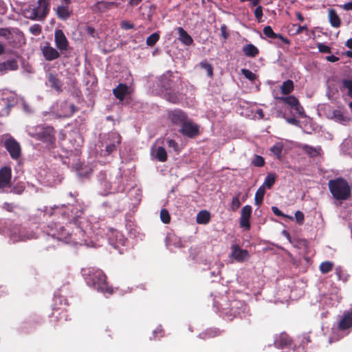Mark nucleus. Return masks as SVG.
Returning <instances> with one entry per match:
<instances>
[{
	"label": "nucleus",
	"instance_id": "1",
	"mask_svg": "<svg viewBox=\"0 0 352 352\" xmlns=\"http://www.w3.org/2000/svg\"><path fill=\"white\" fill-rule=\"evenodd\" d=\"M73 205L55 206L50 215L61 214L65 221L58 223H51L48 234L57 240L74 246L85 245L95 247L93 241L94 231L89 221L82 217L81 206H75L76 211L74 212Z\"/></svg>",
	"mask_w": 352,
	"mask_h": 352
},
{
	"label": "nucleus",
	"instance_id": "2",
	"mask_svg": "<svg viewBox=\"0 0 352 352\" xmlns=\"http://www.w3.org/2000/svg\"><path fill=\"white\" fill-rule=\"evenodd\" d=\"M82 272L89 286L94 287L106 296L113 293V288L107 285L105 274L100 269L89 267L83 269Z\"/></svg>",
	"mask_w": 352,
	"mask_h": 352
},
{
	"label": "nucleus",
	"instance_id": "3",
	"mask_svg": "<svg viewBox=\"0 0 352 352\" xmlns=\"http://www.w3.org/2000/svg\"><path fill=\"white\" fill-rule=\"evenodd\" d=\"M26 130L29 135L45 142L49 146L52 145L54 142L55 137L54 129L50 126H29L27 127Z\"/></svg>",
	"mask_w": 352,
	"mask_h": 352
},
{
	"label": "nucleus",
	"instance_id": "4",
	"mask_svg": "<svg viewBox=\"0 0 352 352\" xmlns=\"http://www.w3.org/2000/svg\"><path fill=\"white\" fill-rule=\"evenodd\" d=\"M328 185L331 193L336 199L346 200L351 195V187L343 178L331 179Z\"/></svg>",
	"mask_w": 352,
	"mask_h": 352
},
{
	"label": "nucleus",
	"instance_id": "5",
	"mask_svg": "<svg viewBox=\"0 0 352 352\" xmlns=\"http://www.w3.org/2000/svg\"><path fill=\"white\" fill-rule=\"evenodd\" d=\"M121 142L120 134L116 132L109 133L101 142V155H109L116 150Z\"/></svg>",
	"mask_w": 352,
	"mask_h": 352
},
{
	"label": "nucleus",
	"instance_id": "6",
	"mask_svg": "<svg viewBox=\"0 0 352 352\" xmlns=\"http://www.w3.org/2000/svg\"><path fill=\"white\" fill-rule=\"evenodd\" d=\"M98 180L102 188H104V192H102L103 195L116 192H123L124 190V186L121 184L120 178H117L113 182H109L107 180L106 174L101 173Z\"/></svg>",
	"mask_w": 352,
	"mask_h": 352
},
{
	"label": "nucleus",
	"instance_id": "7",
	"mask_svg": "<svg viewBox=\"0 0 352 352\" xmlns=\"http://www.w3.org/2000/svg\"><path fill=\"white\" fill-rule=\"evenodd\" d=\"M273 96L274 98L290 106L295 110L296 113L302 116L304 113L302 107L300 104L298 100L294 96H280L278 91H273Z\"/></svg>",
	"mask_w": 352,
	"mask_h": 352
},
{
	"label": "nucleus",
	"instance_id": "8",
	"mask_svg": "<svg viewBox=\"0 0 352 352\" xmlns=\"http://www.w3.org/2000/svg\"><path fill=\"white\" fill-rule=\"evenodd\" d=\"M15 102L14 97L12 94L7 92H2L0 97V116H7L10 112V108Z\"/></svg>",
	"mask_w": 352,
	"mask_h": 352
},
{
	"label": "nucleus",
	"instance_id": "9",
	"mask_svg": "<svg viewBox=\"0 0 352 352\" xmlns=\"http://www.w3.org/2000/svg\"><path fill=\"white\" fill-rule=\"evenodd\" d=\"M30 5L38 15V21H43L50 10V0H38L36 3Z\"/></svg>",
	"mask_w": 352,
	"mask_h": 352
},
{
	"label": "nucleus",
	"instance_id": "10",
	"mask_svg": "<svg viewBox=\"0 0 352 352\" xmlns=\"http://www.w3.org/2000/svg\"><path fill=\"white\" fill-rule=\"evenodd\" d=\"M230 250L229 256L232 261L242 263L250 258L248 250L241 248L238 245H232L230 247Z\"/></svg>",
	"mask_w": 352,
	"mask_h": 352
},
{
	"label": "nucleus",
	"instance_id": "11",
	"mask_svg": "<svg viewBox=\"0 0 352 352\" xmlns=\"http://www.w3.org/2000/svg\"><path fill=\"white\" fill-rule=\"evenodd\" d=\"M5 147L13 160H17L21 155V146L13 138H9L5 141Z\"/></svg>",
	"mask_w": 352,
	"mask_h": 352
},
{
	"label": "nucleus",
	"instance_id": "12",
	"mask_svg": "<svg viewBox=\"0 0 352 352\" xmlns=\"http://www.w3.org/2000/svg\"><path fill=\"white\" fill-rule=\"evenodd\" d=\"M109 243L115 248H118L120 253L122 250L120 249V246H124L126 241L123 234L117 230L111 232V234L109 236Z\"/></svg>",
	"mask_w": 352,
	"mask_h": 352
},
{
	"label": "nucleus",
	"instance_id": "13",
	"mask_svg": "<svg viewBox=\"0 0 352 352\" xmlns=\"http://www.w3.org/2000/svg\"><path fill=\"white\" fill-rule=\"evenodd\" d=\"M54 42L57 49L60 52L67 50L69 47V42L64 32L61 30H56L55 31Z\"/></svg>",
	"mask_w": 352,
	"mask_h": 352
},
{
	"label": "nucleus",
	"instance_id": "14",
	"mask_svg": "<svg viewBox=\"0 0 352 352\" xmlns=\"http://www.w3.org/2000/svg\"><path fill=\"white\" fill-rule=\"evenodd\" d=\"M41 50L45 59L48 61H52L60 57V52L57 49L51 46L49 43H45L41 47Z\"/></svg>",
	"mask_w": 352,
	"mask_h": 352
},
{
	"label": "nucleus",
	"instance_id": "15",
	"mask_svg": "<svg viewBox=\"0 0 352 352\" xmlns=\"http://www.w3.org/2000/svg\"><path fill=\"white\" fill-rule=\"evenodd\" d=\"M180 132L189 138H193L199 134V126L188 120L181 126Z\"/></svg>",
	"mask_w": 352,
	"mask_h": 352
},
{
	"label": "nucleus",
	"instance_id": "16",
	"mask_svg": "<svg viewBox=\"0 0 352 352\" xmlns=\"http://www.w3.org/2000/svg\"><path fill=\"white\" fill-rule=\"evenodd\" d=\"M252 214V207L250 205L243 206L240 217V226L245 230H250V218Z\"/></svg>",
	"mask_w": 352,
	"mask_h": 352
},
{
	"label": "nucleus",
	"instance_id": "17",
	"mask_svg": "<svg viewBox=\"0 0 352 352\" xmlns=\"http://www.w3.org/2000/svg\"><path fill=\"white\" fill-rule=\"evenodd\" d=\"M12 177V170L9 166H4L0 169V188L10 185Z\"/></svg>",
	"mask_w": 352,
	"mask_h": 352
},
{
	"label": "nucleus",
	"instance_id": "18",
	"mask_svg": "<svg viewBox=\"0 0 352 352\" xmlns=\"http://www.w3.org/2000/svg\"><path fill=\"white\" fill-rule=\"evenodd\" d=\"M330 117L336 122L342 124H346L350 120V117L347 113L340 109L333 110Z\"/></svg>",
	"mask_w": 352,
	"mask_h": 352
},
{
	"label": "nucleus",
	"instance_id": "19",
	"mask_svg": "<svg viewBox=\"0 0 352 352\" xmlns=\"http://www.w3.org/2000/svg\"><path fill=\"white\" fill-rule=\"evenodd\" d=\"M352 327V311L344 313L342 318L340 320L338 330L344 331Z\"/></svg>",
	"mask_w": 352,
	"mask_h": 352
},
{
	"label": "nucleus",
	"instance_id": "20",
	"mask_svg": "<svg viewBox=\"0 0 352 352\" xmlns=\"http://www.w3.org/2000/svg\"><path fill=\"white\" fill-rule=\"evenodd\" d=\"M60 111L58 113V116L60 118L69 117L75 111V107L73 104L67 102H63L60 103Z\"/></svg>",
	"mask_w": 352,
	"mask_h": 352
},
{
	"label": "nucleus",
	"instance_id": "21",
	"mask_svg": "<svg viewBox=\"0 0 352 352\" xmlns=\"http://www.w3.org/2000/svg\"><path fill=\"white\" fill-rule=\"evenodd\" d=\"M171 122L175 124L182 125L187 120L185 113L180 110H174L169 113Z\"/></svg>",
	"mask_w": 352,
	"mask_h": 352
},
{
	"label": "nucleus",
	"instance_id": "22",
	"mask_svg": "<svg viewBox=\"0 0 352 352\" xmlns=\"http://www.w3.org/2000/svg\"><path fill=\"white\" fill-rule=\"evenodd\" d=\"M18 69V63L16 60H8L0 63V75H3L10 71H15Z\"/></svg>",
	"mask_w": 352,
	"mask_h": 352
},
{
	"label": "nucleus",
	"instance_id": "23",
	"mask_svg": "<svg viewBox=\"0 0 352 352\" xmlns=\"http://www.w3.org/2000/svg\"><path fill=\"white\" fill-rule=\"evenodd\" d=\"M151 153L153 157L160 162H164L167 160L166 151L163 146H153Z\"/></svg>",
	"mask_w": 352,
	"mask_h": 352
},
{
	"label": "nucleus",
	"instance_id": "24",
	"mask_svg": "<svg viewBox=\"0 0 352 352\" xmlns=\"http://www.w3.org/2000/svg\"><path fill=\"white\" fill-rule=\"evenodd\" d=\"M131 88L125 84H119L113 90V94L120 100H123L124 97L129 94Z\"/></svg>",
	"mask_w": 352,
	"mask_h": 352
},
{
	"label": "nucleus",
	"instance_id": "25",
	"mask_svg": "<svg viewBox=\"0 0 352 352\" xmlns=\"http://www.w3.org/2000/svg\"><path fill=\"white\" fill-rule=\"evenodd\" d=\"M179 35L178 40L185 45H190L193 43V39L190 35L182 27H178L176 29Z\"/></svg>",
	"mask_w": 352,
	"mask_h": 352
},
{
	"label": "nucleus",
	"instance_id": "26",
	"mask_svg": "<svg viewBox=\"0 0 352 352\" xmlns=\"http://www.w3.org/2000/svg\"><path fill=\"white\" fill-rule=\"evenodd\" d=\"M12 35L18 36L21 38V31L18 28H0V37L4 38L6 40H8L10 38V36Z\"/></svg>",
	"mask_w": 352,
	"mask_h": 352
},
{
	"label": "nucleus",
	"instance_id": "27",
	"mask_svg": "<svg viewBox=\"0 0 352 352\" xmlns=\"http://www.w3.org/2000/svg\"><path fill=\"white\" fill-rule=\"evenodd\" d=\"M263 34L268 38H278L279 39L281 40V41L285 44H289V40L283 36L281 34H276L272 28L270 27V26H265L264 28H263Z\"/></svg>",
	"mask_w": 352,
	"mask_h": 352
},
{
	"label": "nucleus",
	"instance_id": "28",
	"mask_svg": "<svg viewBox=\"0 0 352 352\" xmlns=\"http://www.w3.org/2000/svg\"><path fill=\"white\" fill-rule=\"evenodd\" d=\"M56 15L62 20H66L69 18L72 11L68 6L61 5L58 6L56 10Z\"/></svg>",
	"mask_w": 352,
	"mask_h": 352
},
{
	"label": "nucleus",
	"instance_id": "29",
	"mask_svg": "<svg viewBox=\"0 0 352 352\" xmlns=\"http://www.w3.org/2000/svg\"><path fill=\"white\" fill-rule=\"evenodd\" d=\"M290 344V339L286 333H281L278 338L274 340V345L276 347L280 349L283 348Z\"/></svg>",
	"mask_w": 352,
	"mask_h": 352
},
{
	"label": "nucleus",
	"instance_id": "30",
	"mask_svg": "<svg viewBox=\"0 0 352 352\" xmlns=\"http://www.w3.org/2000/svg\"><path fill=\"white\" fill-rule=\"evenodd\" d=\"M328 17L331 26L333 28H339L340 26L341 21L336 10L329 9L328 11Z\"/></svg>",
	"mask_w": 352,
	"mask_h": 352
},
{
	"label": "nucleus",
	"instance_id": "31",
	"mask_svg": "<svg viewBox=\"0 0 352 352\" xmlns=\"http://www.w3.org/2000/svg\"><path fill=\"white\" fill-rule=\"evenodd\" d=\"M8 43L13 47H20L25 43V39L23 32H21V38L19 36H14L12 34L10 38L8 40Z\"/></svg>",
	"mask_w": 352,
	"mask_h": 352
},
{
	"label": "nucleus",
	"instance_id": "32",
	"mask_svg": "<svg viewBox=\"0 0 352 352\" xmlns=\"http://www.w3.org/2000/svg\"><path fill=\"white\" fill-rule=\"evenodd\" d=\"M242 51L248 57H255L259 52L258 48L251 43L244 45Z\"/></svg>",
	"mask_w": 352,
	"mask_h": 352
},
{
	"label": "nucleus",
	"instance_id": "33",
	"mask_svg": "<svg viewBox=\"0 0 352 352\" xmlns=\"http://www.w3.org/2000/svg\"><path fill=\"white\" fill-rule=\"evenodd\" d=\"M210 220V214L208 211L204 210L198 212L196 217L197 223L199 224H207Z\"/></svg>",
	"mask_w": 352,
	"mask_h": 352
},
{
	"label": "nucleus",
	"instance_id": "34",
	"mask_svg": "<svg viewBox=\"0 0 352 352\" xmlns=\"http://www.w3.org/2000/svg\"><path fill=\"white\" fill-rule=\"evenodd\" d=\"M167 246L173 245L175 248H181L183 245V243L180 238L177 237L175 234H168L166 239Z\"/></svg>",
	"mask_w": 352,
	"mask_h": 352
},
{
	"label": "nucleus",
	"instance_id": "35",
	"mask_svg": "<svg viewBox=\"0 0 352 352\" xmlns=\"http://www.w3.org/2000/svg\"><path fill=\"white\" fill-rule=\"evenodd\" d=\"M47 79L50 87L58 92L61 91L62 83L58 78H57L52 74H50L48 75Z\"/></svg>",
	"mask_w": 352,
	"mask_h": 352
},
{
	"label": "nucleus",
	"instance_id": "36",
	"mask_svg": "<svg viewBox=\"0 0 352 352\" xmlns=\"http://www.w3.org/2000/svg\"><path fill=\"white\" fill-rule=\"evenodd\" d=\"M302 149L309 155L311 157H316L320 155L322 149L320 146L313 147L311 146H308L307 144H304L302 146Z\"/></svg>",
	"mask_w": 352,
	"mask_h": 352
},
{
	"label": "nucleus",
	"instance_id": "37",
	"mask_svg": "<svg viewBox=\"0 0 352 352\" xmlns=\"http://www.w3.org/2000/svg\"><path fill=\"white\" fill-rule=\"evenodd\" d=\"M280 93L283 95H287L292 93L294 90V82L291 80H287L283 82L280 87Z\"/></svg>",
	"mask_w": 352,
	"mask_h": 352
},
{
	"label": "nucleus",
	"instance_id": "38",
	"mask_svg": "<svg viewBox=\"0 0 352 352\" xmlns=\"http://www.w3.org/2000/svg\"><path fill=\"white\" fill-rule=\"evenodd\" d=\"M23 14L26 19L38 21V15L35 14L30 4L23 10Z\"/></svg>",
	"mask_w": 352,
	"mask_h": 352
},
{
	"label": "nucleus",
	"instance_id": "39",
	"mask_svg": "<svg viewBox=\"0 0 352 352\" xmlns=\"http://www.w3.org/2000/svg\"><path fill=\"white\" fill-rule=\"evenodd\" d=\"M265 193V189L264 186H261L256 190L254 197L255 204L259 206L261 204L264 195Z\"/></svg>",
	"mask_w": 352,
	"mask_h": 352
},
{
	"label": "nucleus",
	"instance_id": "40",
	"mask_svg": "<svg viewBox=\"0 0 352 352\" xmlns=\"http://www.w3.org/2000/svg\"><path fill=\"white\" fill-rule=\"evenodd\" d=\"M275 181H276V175L272 173H268L267 175L262 186H264V188L267 187V188L270 189L274 184Z\"/></svg>",
	"mask_w": 352,
	"mask_h": 352
},
{
	"label": "nucleus",
	"instance_id": "41",
	"mask_svg": "<svg viewBox=\"0 0 352 352\" xmlns=\"http://www.w3.org/2000/svg\"><path fill=\"white\" fill-rule=\"evenodd\" d=\"M283 149V145L281 142H277L270 148V151L276 156L277 158H281V153Z\"/></svg>",
	"mask_w": 352,
	"mask_h": 352
},
{
	"label": "nucleus",
	"instance_id": "42",
	"mask_svg": "<svg viewBox=\"0 0 352 352\" xmlns=\"http://www.w3.org/2000/svg\"><path fill=\"white\" fill-rule=\"evenodd\" d=\"M220 333L219 330L218 329H207L206 331L203 332L199 335V337L203 339H207L209 338H213L218 336Z\"/></svg>",
	"mask_w": 352,
	"mask_h": 352
},
{
	"label": "nucleus",
	"instance_id": "43",
	"mask_svg": "<svg viewBox=\"0 0 352 352\" xmlns=\"http://www.w3.org/2000/svg\"><path fill=\"white\" fill-rule=\"evenodd\" d=\"M333 267V263L331 261L322 262L320 265V270L322 273L326 274L332 270Z\"/></svg>",
	"mask_w": 352,
	"mask_h": 352
},
{
	"label": "nucleus",
	"instance_id": "44",
	"mask_svg": "<svg viewBox=\"0 0 352 352\" xmlns=\"http://www.w3.org/2000/svg\"><path fill=\"white\" fill-rule=\"evenodd\" d=\"M342 149L352 157V139L345 140L342 144Z\"/></svg>",
	"mask_w": 352,
	"mask_h": 352
},
{
	"label": "nucleus",
	"instance_id": "45",
	"mask_svg": "<svg viewBox=\"0 0 352 352\" xmlns=\"http://www.w3.org/2000/svg\"><path fill=\"white\" fill-rule=\"evenodd\" d=\"M160 39V34L158 32H154L146 38V45L148 46H153Z\"/></svg>",
	"mask_w": 352,
	"mask_h": 352
},
{
	"label": "nucleus",
	"instance_id": "46",
	"mask_svg": "<svg viewBox=\"0 0 352 352\" xmlns=\"http://www.w3.org/2000/svg\"><path fill=\"white\" fill-rule=\"evenodd\" d=\"M242 74L249 80L254 82L256 79V75L248 69H241Z\"/></svg>",
	"mask_w": 352,
	"mask_h": 352
},
{
	"label": "nucleus",
	"instance_id": "47",
	"mask_svg": "<svg viewBox=\"0 0 352 352\" xmlns=\"http://www.w3.org/2000/svg\"><path fill=\"white\" fill-rule=\"evenodd\" d=\"M342 88L347 90L348 95L352 98V80L345 79L342 81Z\"/></svg>",
	"mask_w": 352,
	"mask_h": 352
},
{
	"label": "nucleus",
	"instance_id": "48",
	"mask_svg": "<svg viewBox=\"0 0 352 352\" xmlns=\"http://www.w3.org/2000/svg\"><path fill=\"white\" fill-rule=\"evenodd\" d=\"M254 16L258 22L263 21V8L261 6H258L254 11Z\"/></svg>",
	"mask_w": 352,
	"mask_h": 352
},
{
	"label": "nucleus",
	"instance_id": "49",
	"mask_svg": "<svg viewBox=\"0 0 352 352\" xmlns=\"http://www.w3.org/2000/svg\"><path fill=\"white\" fill-rule=\"evenodd\" d=\"M160 219L164 223H168L170 222V217L169 212L166 209H162L160 212Z\"/></svg>",
	"mask_w": 352,
	"mask_h": 352
},
{
	"label": "nucleus",
	"instance_id": "50",
	"mask_svg": "<svg viewBox=\"0 0 352 352\" xmlns=\"http://www.w3.org/2000/svg\"><path fill=\"white\" fill-rule=\"evenodd\" d=\"M252 163L256 167H261L264 165L265 161L263 157L260 155H256Z\"/></svg>",
	"mask_w": 352,
	"mask_h": 352
},
{
	"label": "nucleus",
	"instance_id": "51",
	"mask_svg": "<svg viewBox=\"0 0 352 352\" xmlns=\"http://www.w3.org/2000/svg\"><path fill=\"white\" fill-rule=\"evenodd\" d=\"M41 26L38 24H34L30 28V32L34 36H38L41 33Z\"/></svg>",
	"mask_w": 352,
	"mask_h": 352
},
{
	"label": "nucleus",
	"instance_id": "52",
	"mask_svg": "<svg viewBox=\"0 0 352 352\" xmlns=\"http://www.w3.org/2000/svg\"><path fill=\"white\" fill-rule=\"evenodd\" d=\"M200 65L202 68L205 69L207 72L208 76H212L213 74V69L210 64L207 62H201Z\"/></svg>",
	"mask_w": 352,
	"mask_h": 352
},
{
	"label": "nucleus",
	"instance_id": "53",
	"mask_svg": "<svg viewBox=\"0 0 352 352\" xmlns=\"http://www.w3.org/2000/svg\"><path fill=\"white\" fill-rule=\"evenodd\" d=\"M241 206V201L239 196L233 197L231 203V209L233 211H236Z\"/></svg>",
	"mask_w": 352,
	"mask_h": 352
},
{
	"label": "nucleus",
	"instance_id": "54",
	"mask_svg": "<svg viewBox=\"0 0 352 352\" xmlns=\"http://www.w3.org/2000/svg\"><path fill=\"white\" fill-rule=\"evenodd\" d=\"M272 210L273 212V213L276 215V216H278V217H287L291 220H293L294 219V217L292 216H289V215H287V214H284L276 206H273L272 207Z\"/></svg>",
	"mask_w": 352,
	"mask_h": 352
},
{
	"label": "nucleus",
	"instance_id": "55",
	"mask_svg": "<svg viewBox=\"0 0 352 352\" xmlns=\"http://www.w3.org/2000/svg\"><path fill=\"white\" fill-rule=\"evenodd\" d=\"M295 219L298 224H302L305 219L304 214L300 210L296 211L295 212Z\"/></svg>",
	"mask_w": 352,
	"mask_h": 352
},
{
	"label": "nucleus",
	"instance_id": "56",
	"mask_svg": "<svg viewBox=\"0 0 352 352\" xmlns=\"http://www.w3.org/2000/svg\"><path fill=\"white\" fill-rule=\"evenodd\" d=\"M130 195H135V203H139L140 199H141V192L139 189L138 188H133L130 190Z\"/></svg>",
	"mask_w": 352,
	"mask_h": 352
},
{
	"label": "nucleus",
	"instance_id": "57",
	"mask_svg": "<svg viewBox=\"0 0 352 352\" xmlns=\"http://www.w3.org/2000/svg\"><path fill=\"white\" fill-rule=\"evenodd\" d=\"M318 48L320 52L322 53H330L331 47L324 43H318Z\"/></svg>",
	"mask_w": 352,
	"mask_h": 352
},
{
	"label": "nucleus",
	"instance_id": "58",
	"mask_svg": "<svg viewBox=\"0 0 352 352\" xmlns=\"http://www.w3.org/2000/svg\"><path fill=\"white\" fill-rule=\"evenodd\" d=\"M134 27L133 24L127 21H123L121 23V28L124 30H130L133 29Z\"/></svg>",
	"mask_w": 352,
	"mask_h": 352
},
{
	"label": "nucleus",
	"instance_id": "59",
	"mask_svg": "<svg viewBox=\"0 0 352 352\" xmlns=\"http://www.w3.org/2000/svg\"><path fill=\"white\" fill-rule=\"evenodd\" d=\"M10 236V239L13 241V242H16L18 241H24L26 239V237L24 236H21V235L16 236V233L11 234Z\"/></svg>",
	"mask_w": 352,
	"mask_h": 352
},
{
	"label": "nucleus",
	"instance_id": "60",
	"mask_svg": "<svg viewBox=\"0 0 352 352\" xmlns=\"http://www.w3.org/2000/svg\"><path fill=\"white\" fill-rule=\"evenodd\" d=\"M221 36L223 37V38L226 40L228 38V36H229V34L228 32H227V27L225 24H223L221 26Z\"/></svg>",
	"mask_w": 352,
	"mask_h": 352
},
{
	"label": "nucleus",
	"instance_id": "61",
	"mask_svg": "<svg viewBox=\"0 0 352 352\" xmlns=\"http://www.w3.org/2000/svg\"><path fill=\"white\" fill-rule=\"evenodd\" d=\"M168 146L170 148H173L174 151H177L178 150V144L173 140H167Z\"/></svg>",
	"mask_w": 352,
	"mask_h": 352
},
{
	"label": "nucleus",
	"instance_id": "62",
	"mask_svg": "<svg viewBox=\"0 0 352 352\" xmlns=\"http://www.w3.org/2000/svg\"><path fill=\"white\" fill-rule=\"evenodd\" d=\"M296 34H300L302 32L303 30H306L307 29V27L306 25H296Z\"/></svg>",
	"mask_w": 352,
	"mask_h": 352
},
{
	"label": "nucleus",
	"instance_id": "63",
	"mask_svg": "<svg viewBox=\"0 0 352 352\" xmlns=\"http://www.w3.org/2000/svg\"><path fill=\"white\" fill-rule=\"evenodd\" d=\"M327 60L329 62L334 63V62L338 61L339 60V58L334 55H331V56H327Z\"/></svg>",
	"mask_w": 352,
	"mask_h": 352
},
{
	"label": "nucleus",
	"instance_id": "64",
	"mask_svg": "<svg viewBox=\"0 0 352 352\" xmlns=\"http://www.w3.org/2000/svg\"><path fill=\"white\" fill-rule=\"evenodd\" d=\"M343 9L345 10H352V1L344 3L342 6Z\"/></svg>",
	"mask_w": 352,
	"mask_h": 352
}]
</instances>
